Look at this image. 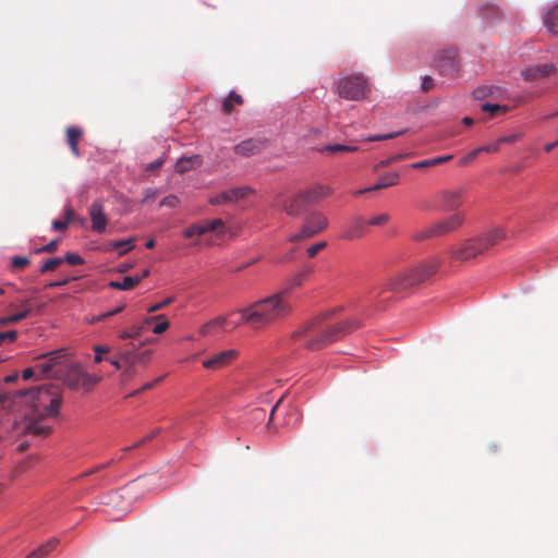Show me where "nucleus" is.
<instances>
[{"instance_id": "ddd939ff", "label": "nucleus", "mask_w": 558, "mask_h": 558, "mask_svg": "<svg viewBox=\"0 0 558 558\" xmlns=\"http://www.w3.org/2000/svg\"><path fill=\"white\" fill-rule=\"evenodd\" d=\"M239 353L234 349L225 350L213 354L211 356L203 360L202 364L205 368L210 371H218L230 365Z\"/></svg>"}, {"instance_id": "4be33fe9", "label": "nucleus", "mask_w": 558, "mask_h": 558, "mask_svg": "<svg viewBox=\"0 0 558 558\" xmlns=\"http://www.w3.org/2000/svg\"><path fill=\"white\" fill-rule=\"evenodd\" d=\"M398 183H399V174L397 172L387 173V174L383 175L376 184H374L373 186L367 187V189L359 190L354 193V195L357 196V195H362L367 192L378 191L381 189L397 185Z\"/></svg>"}, {"instance_id": "f257e3e1", "label": "nucleus", "mask_w": 558, "mask_h": 558, "mask_svg": "<svg viewBox=\"0 0 558 558\" xmlns=\"http://www.w3.org/2000/svg\"><path fill=\"white\" fill-rule=\"evenodd\" d=\"M330 313H325L305 322L293 332L295 341L311 351H317L342 339L361 327L356 319H348L338 323L329 320Z\"/></svg>"}, {"instance_id": "b1692460", "label": "nucleus", "mask_w": 558, "mask_h": 558, "mask_svg": "<svg viewBox=\"0 0 558 558\" xmlns=\"http://www.w3.org/2000/svg\"><path fill=\"white\" fill-rule=\"evenodd\" d=\"M305 204L311 205L330 194V189L326 185H317L301 193Z\"/></svg>"}, {"instance_id": "cd10ccee", "label": "nucleus", "mask_w": 558, "mask_h": 558, "mask_svg": "<svg viewBox=\"0 0 558 558\" xmlns=\"http://www.w3.org/2000/svg\"><path fill=\"white\" fill-rule=\"evenodd\" d=\"M202 165V158L198 155L182 157L175 163V171L179 173H185L194 170Z\"/></svg>"}, {"instance_id": "9b49d317", "label": "nucleus", "mask_w": 558, "mask_h": 558, "mask_svg": "<svg viewBox=\"0 0 558 558\" xmlns=\"http://www.w3.org/2000/svg\"><path fill=\"white\" fill-rule=\"evenodd\" d=\"M437 197L440 201V208L445 211H458L464 201V190H442L437 193Z\"/></svg>"}, {"instance_id": "09e8293b", "label": "nucleus", "mask_w": 558, "mask_h": 558, "mask_svg": "<svg viewBox=\"0 0 558 558\" xmlns=\"http://www.w3.org/2000/svg\"><path fill=\"white\" fill-rule=\"evenodd\" d=\"M17 338V332L15 330H8L0 332V345L4 341L14 342Z\"/></svg>"}, {"instance_id": "f704fd0d", "label": "nucleus", "mask_w": 558, "mask_h": 558, "mask_svg": "<svg viewBox=\"0 0 558 558\" xmlns=\"http://www.w3.org/2000/svg\"><path fill=\"white\" fill-rule=\"evenodd\" d=\"M359 150V146L355 144H330L326 145L322 151H326L329 154H338V153H355Z\"/></svg>"}, {"instance_id": "ea45409f", "label": "nucleus", "mask_w": 558, "mask_h": 558, "mask_svg": "<svg viewBox=\"0 0 558 558\" xmlns=\"http://www.w3.org/2000/svg\"><path fill=\"white\" fill-rule=\"evenodd\" d=\"M62 263H63V258H61V257L49 258L48 260H46V263L40 268V272L45 274L48 271H52L57 267H59Z\"/></svg>"}, {"instance_id": "bf43d9fd", "label": "nucleus", "mask_w": 558, "mask_h": 558, "mask_svg": "<svg viewBox=\"0 0 558 558\" xmlns=\"http://www.w3.org/2000/svg\"><path fill=\"white\" fill-rule=\"evenodd\" d=\"M123 308H124V305H121V306H119V307H117V308H114L112 311H109V312H106V313L99 315L95 320L99 322V320H102L105 318H108V317H111L113 315H117V314L121 313L123 311Z\"/></svg>"}, {"instance_id": "49530a36", "label": "nucleus", "mask_w": 558, "mask_h": 558, "mask_svg": "<svg viewBox=\"0 0 558 558\" xmlns=\"http://www.w3.org/2000/svg\"><path fill=\"white\" fill-rule=\"evenodd\" d=\"M482 109L484 111L489 112L493 117L496 116L499 112L505 113L507 111V109L505 107H501L499 105H492V104L483 105Z\"/></svg>"}, {"instance_id": "c9c22d12", "label": "nucleus", "mask_w": 558, "mask_h": 558, "mask_svg": "<svg viewBox=\"0 0 558 558\" xmlns=\"http://www.w3.org/2000/svg\"><path fill=\"white\" fill-rule=\"evenodd\" d=\"M31 307L25 303V307L22 312L0 318V326H8L23 320L31 314Z\"/></svg>"}, {"instance_id": "5701e85b", "label": "nucleus", "mask_w": 558, "mask_h": 558, "mask_svg": "<svg viewBox=\"0 0 558 558\" xmlns=\"http://www.w3.org/2000/svg\"><path fill=\"white\" fill-rule=\"evenodd\" d=\"M120 360L126 364L135 365L136 363L147 364L151 356V351L146 350L136 353L133 350H124L119 354Z\"/></svg>"}, {"instance_id": "a211bd4d", "label": "nucleus", "mask_w": 558, "mask_h": 558, "mask_svg": "<svg viewBox=\"0 0 558 558\" xmlns=\"http://www.w3.org/2000/svg\"><path fill=\"white\" fill-rule=\"evenodd\" d=\"M225 223L221 219H214L190 226L183 232L184 238L191 239L195 235H203L208 232H215L223 228Z\"/></svg>"}, {"instance_id": "6ab92c4d", "label": "nucleus", "mask_w": 558, "mask_h": 558, "mask_svg": "<svg viewBox=\"0 0 558 558\" xmlns=\"http://www.w3.org/2000/svg\"><path fill=\"white\" fill-rule=\"evenodd\" d=\"M554 72L555 65L553 63H544L525 68L524 70H522L521 75L525 81L532 82L546 77Z\"/></svg>"}, {"instance_id": "dca6fc26", "label": "nucleus", "mask_w": 558, "mask_h": 558, "mask_svg": "<svg viewBox=\"0 0 558 558\" xmlns=\"http://www.w3.org/2000/svg\"><path fill=\"white\" fill-rule=\"evenodd\" d=\"M251 192L252 189L250 186L233 187L228 191H223L215 196H211L208 202L210 205L214 206L233 203L241 198H244Z\"/></svg>"}, {"instance_id": "2eb2a0df", "label": "nucleus", "mask_w": 558, "mask_h": 558, "mask_svg": "<svg viewBox=\"0 0 558 558\" xmlns=\"http://www.w3.org/2000/svg\"><path fill=\"white\" fill-rule=\"evenodd\" d=\"M44 420L45 418L38 417L34 412H31L25 418L23 433L25 435H35L40 437L48 436L51 433L52 427L43 423Z\"/></svg>"}, {"instance_id": "e433bc0d", "label": "nucleus", "mask_w": 558, "mask_h": 558, "mask_svg": "<svg viewBox=\"0 0 558 558\" xmlns=\"http://www.w3.org/2000/svg\"><path fill=\"white\" fill-rule=\"evenodd\" d=\"M226 322H227L226 317L219 316V317L204 324L199 329L201 336L205 337V336L209 335L211 332V330H214L215 328L223 326L226 324Z\"/></svg>"}, {"instance_id": "4468645a", "label": "nucleus", "mask_w": 558, "mask_h": 558, "mask_svg": "<svg viewBox=\"0 0 558 558\" xmlns=\"http://www.w3.org/2000/svg\"><path fill=\"white\" fill-rule=\"evenodd\" d=\"M436 68L442 75H453L458 72L459 65L454 50H445L436 57Z\"/></svg>"}, {"instance_id": "0e129e2a", "label": "nucleus", "mask_w": 558, "mask_h": 558, "mask_svg": "<svg viewBox=\"0 0 558 558\" xmlns=\"http://www.w3.org/2000/svg\"><path fill=\"white\" fill-rule=\"evenodd\" d=\"M71 281L70 278H64L62 280H58V281H51L49 282L46 287L47 288H59V287H64L66 286L69 282Z\"/></svg>"}, {"instance_id": "a18cd8bd", "label": "nucleus", "mask_w": 558, "mask_h": 558, "mask_svg": "<svg viewBox=\"0 0 558 558\" xmlns=\"http://www.w3.org/2000/svg\"><path fill=\"white\" fill-rule=\"evenodd\" d=\"M31 260L27 257L24 256H13L11 259V266L12 268L20 269L24 268L27 265H29Z\"/></svg>"}, {"instance_id": "1a4fd4ad", "label": "nucleus", "mask_w": 558, "mask_h": 558, "mask_svg": "<svg viewBox=\"0 0 558 558\" xmlns=\"http://www.w3.org/2000/svg\"><path fill=\"white\" fill-rule=\"evenodd\" d=\"M327 217L320 211H313L306 216L304 225L300 232L289 238L290 242L310 239L323 232L328 227Z\"/></svg>"}, {"instance_id": "f03ea898", "label": "nucleus", "mask_w": 558, "mask_h": 558, "mask_svg": "<svg viewBox=\"0 0 558 558\" xmlns=\"http://www.w3.org/2000/svg\"><path fill=\"white\" fill-rule=\"evenodd\" d=\"M290 312L291 305L282 293L278 292L240 310L241 323L260 329L286 317Z\"/></svg>"}, {"instance_id": "412c9836", "label": "nucleus", "mask_w": 558, "mask_h": 558, "mask_svg": "<svg viewBox=\"0 0 558 558\" xmlns=\"http://www.w3.org/2000/svg\"><path fill=\"white\" fill-rule=\"evenodd\" d=\"M162 317H163V315H157L154 317L146 318L144 322H142L140 324H134L129 329L120 332L119 338L122 340L137 339L142 335V332L151 324L153 320H155L157 318H162Z\"/></svg>"}, {"instance_id": "774afa93", "label": "nucleus", "mask_w": 558, "mask_h": 558, "mask_svg": "<svg viewBox=\"0 0 558 558\" xmlns=\"http://www.w3.org/2000/svg\"><path fill=\"white\" fill-rule=\"evenodd\" d=\"M34 374H35L34 368H32V367L25 368V369L22 372V378H23L24 380H28V379H31V378L34 376Z\"/></svg>"}, {"instance_id": "c756f323", "label": "nucleus", "mask_w": 558, "mask_h": 558, "mask_svg": "<svg viewBox=\"0 0 558 558\" xmlns=\"http://www.w3.org/2000/svg\"><path fill=\"white\" fill-rule=\"evenodd\" d=\"M304 279V274H295L287 280L286 286L281 291H279V293H282V296L286 299L293 289L303 284Z\"/></svg>"}, {"instance_id": "393cba45", "label": "nucleus", "mask_w": 558, "mask_h": 558, "mask_svg": "<svg viewBox=\"0 0 558 558\" xmlns=\"http://www.w3.org/2000/svg\"><path fill=\"white\" fill-rule=\"evenodd\" d=\"M544 25L553 35H558V4L548 8L543 14Z\"/></svg>"}, {"instance_id": "2f4dec72", "label": "nucleus", "mask_w": 558, "mask_h": 558, "mask_svg": "<svg viewBox=\"0 0 558 558\" xmlns=\"http://www.w3.org/2000/svg\"><path fill=\"white\" fill-rule=\"evenodd\" d=\"M452 158H453L452 155L435 157V158H432V159H426V160H423V161H418V162L412 163L411 168H413V169H424V168H428V167H434V166H438L440 163L447 162V161L451 160Z\"/></svg>"}, {"instance_id": "603ef678", "label": "nucleus", "mask_w": 558, "mask_h": 558, "mask_svg": "<svg viewBox=\"0 0 558 558\" xmlns=\"http://www.w3.org/2000/svg\"><path fill=\"white\" fill-rule=\"evenodd\" d=\"M178 204H179V199L177 196L168 195L161 201L160 206L174 208Z\"/></svg>"}, {"instance_id": "864d4df0", "label": "nucleus", "mask_w": 558, "mask_h": 558, "mask_svg": "<svg viewBox=\"0 0 558 558\" xmlns=\"http://www.w3.org/2000/svg\"><path fill=\"white\" fill-rule=\"evenodd\" d=\"M404 157H405V155H396V156L389 157V158H387V159H385V160H381V161L376 166V168L378 169V168H380V167H388V166H390L391 163L397 162V161H399V160L403 159Z\"/></svg>"}, {"instance_id": "de8ad7c7", "label": "nucleus", "mask_w": 558, "mask_h": 558, "mask_svg": "<svg viewBox=\"0 0 558 558\" xmlns=\"http://www.w3.org/2000/svg\"><path fill=\"white\" fill-rule=\"evenodd\" d=\"M63 262H66L68 264L72 265V266H77V265H82L84 263V259L75 253H68L64 256Z\"/></svg>"}, {"instance_id": "f8f14e48", "label": "nucleus", "mask_w": 558, "mask_h": 558, "mask_svg": "<svg viewBox=\"0 0 558 558\" xmlns=\"http://www.w3.org/2000/svg\"><path fill=\"white\" fill-rule=\"evenodd\" d=\"M88 215L92 221V230L97 233H104L109 220L105 211L102 199H95L90 204Z\"/></svg>"}, {"instance_id": "69168bd1", "label": "nucleus", "mask_w": 558, "mask_h": 558, "mask_svg": "<svg viewBox=\"0 0 558 558\" xmlns=\"http://www.w3.org/2000/svg\"><path fill=\"white\" fill-rule=\"evenodd\" d=\"M162 379H163V376H160V377H158L157 379H155L154 381H150V383L145 384V385L140 389V391H145V390H148V389L154 388V387H155L157 384H159ZM137 392H138V390H137V391H135V392H134V395H136Z\"/></svg>"}, {"instance_id": "0eeeda50", "label": "nucleus", "mask_w": 558, "mask_h": 558, "mask_svg": "<svg viewBox=\"0 0 558 558\" xmlns=\"http://www.w3.org/2000/svg\"><path fill=\"white\" fill-rule=\"evenodd\" d=\"M337 94L348 100L363 99L367 92L368 85L363 75H348L336 82Z\"/></svg>"}, {"instance_id": "13d9d810", "label": "nucleus", "mask_w": 558, "mask_h": 558, "mask_svg": "<svg viewBox=\"0 0 558 558\" xmlns=\"http://www.w3.org/2000/svg\"><path fill=\"white\" fill-rule=\"evenodd\" d=\"M157 191L153 190V189H147L145 191V195H144V198L141 201L142 204H147L149 202H153L156 199L157 197Z\"/></svg>"}, {"instance_id": "aec40b11", "label": "nucleus", "mask_w": 558, "mask_h": 558, "mask_svg": "<svg viewBox=\"0 0 558 558\" xmlns=\"http://www.w3.org/2000/svg\"><path fill=\"white\" fill-rule=\"evenodd\" d=\"M366 232V222L361 217L351 219L347 228L343 230L341 238L344 240H355L362 238Z\"/></svg>"}, {"instance_id": "72a5a7b5", "label": "nucleus", "mask_w": 558, "mask_h": 558, "mask_svg": "<svg viewBox=\"0 0 558 558\" xmlns=\"http://www.w3.org/2000/svg\"><path fill=\"white\" fill-rule=\"evenodd\" d=\"M141 280H142L141 277L128 276V277H124L121 282H119V281H111L109 283V286L111 288L118 289V290H131L132 288L137 286L141 282Z\"/></svg>"}, {"instance_id": "c03bdc74", "label": "nucleus", "mask_w": 558, "mask_h": 558, "mask_svg": "<svg viewBox=\"0 0 558 558\" xmlns=\"http://www.w3.org/2000/svg\"><path fill=\"white\" fill-rule=\"evenodd\" d=\"M158 433H159V429H155L150 434H148L147 436H145L144 438H142L141 440L135 442L133 446L125 447L123 450L126 452V451H130V450H132L134 448H138L142 445H144L145 442L150 441L151 439H154L158 435Z\"/></svg>"}, {"instance_id": "58836bf2", "label": "nucleus", "mask_w": 558, "mask_h": 558, "mask_svg": "<svg viewBox=\"0 0 558 558\" xmlns=\"http://www.w3.org/2000/svg\"><path fill=\"white\" fill-rule=\"evenodd\" d=\"M480 12L484 19H494L499 16V9L494 4L482 5Z\"/></svg>"}, {"instance_id": "a19ab883", "label": "nucleus", "mask_w": 558, "mask_h": 558, "mask_svg": "<svg viewBox=\"0 0 558 558\" xmlns=\"http://www.w3.org/2000/svg\"><path fill=\"white\" fill-rule=\"evenodd\" d=\"M390 219V216L388 214H380L372 219H369L366 225L373 226V227H381L385 226Z\"/></svg>"}, {"instance_id": "4c0bfd02", "label": "nucleus", "mask_w": 558, "mask_h": 558, "mask_svg": "<svg viewBox=\"0 0 558 558\" xmlns=\"http://www.w3.org/2000/svg\"><path fill=\"white\" fill-rule=\"evenodd\" d=\"M58 544L59 541L57 538H51L36 550L39 551V556L41 558H45L58 546Z\"/></svg>"}, {"instance_id": "680f3d73", "label": "nucleus", "mask_w": 558, "mask_h": 558, "mask_svg": "<svg viewBox=\"0 0 558 558\" xmlns=\"http://www.w3.org/2000/svg\"><path fill=\"white\" fill-rule=\"evenodd\" d=\"M165 160L162 158L156 159L153 162L148 163L145 168L146 171L154 172L158 170L162 165Z\"/></svg>"}, {"instance_id": "f3484780", "label": "nucleus", "mask_w": 558, "mask_h": 558, "mask_svg": "<svg viewBox=\"0 0 558 558\" xmlns=\"http://www.w3.org/2000/svg\"><path fill=\"white\" fill-rule=\"evenodd\" d=\"M267 142L262 138H248L234 146V153L242 157H251L262 153Z\"/></svg>"}, {"instance_id": "39448f33", "label": "nucleus", "mask_w": 558, "mask_h": 558, "mask_svg": "<svg viewBox=\"0 0 558 558\" xmlns=\"http://www.w3.org/2000/svg\"><path fill=\"white\" fill-rule=\"evenodd\" d=\"M59 380H62L64 385L73 390H89L100 381V377L84 372L80 365L68 360Z\"/></svg>"}, {"instance_id": "4d7b16f0", "label": "nucleus", "mask_w": 558, "mask_h": 558, "mask_svg": "<svg viewBox=\"0 0 558 558\" xmlns=\"http://www.w3.org/2000/svg\"><path fill=\"white\" fill-rule=\"evenodd\" d=\"M433 87H434L433 77H430L429 75L424 76L422 80V86H421L422 90L426 93V92H429L430 89H433Z\"/></svg>"}, {"instance_id": "338daca9", "label": "nucleus", "mask_w": 558, "mask_h": 558, "mask_svg": "<svg viewBox=\"0 0 558 558\" xmlns=\"http://www.w3.org/2000/svg\"><path fill=\"white\" fill-rule=\"evenodd\" d=\"M64 217H65V220L64 221H68V225L75 218V211L73 208L71 207H68L64 211Z\"/></svg>"}, {"instance_id": "423d86ee", "label": "nucleus", "mask_w": 558, "mask_h": 558, "mask_svg": "<svg viewBox=\"0 0 558 558\" xmlns=\"http://www.w3.org/2000/svg\"><path fill=\"white\" fill-rule=\"evenodd\" d=\"M465 221V216L462 211H456L449 217L439 220L430 227L421 230L414 234V240L422 241L429 238L442 236L458 230Z\"/></svg>"}, {"instance_id": "e2e57ef3", "label": "nucleus", "mask_w": 558, "mask_h": 558, "mask_svg": "<svg viewBox=\"0 0 558 558\" xmlns=\"http://www.w3.org/2000/svg\"><path fill=\"white\" fill-rule=\"evenodd\" d=\"M68 221L56 219L52 221V229L54 231H64L68 228Z\"/></svg>"}, {"instance_id": "473e14b6", "label": "nucleus", "mask_w": 558, "mask_h": 558, "mask_svg": "<svg viewBox=\"0 0 558 558\" xmlns=\"http://www.w3.org/2000/svg\"><path fill=\"white\" fill-rule=\"evenodd\" d=\"M133 241L134 239L133 238H130V239H125V240H119V241H110L108 243V246H107V251H114V250H119V248H122L120 251V255H124L126 254L129 251H131L134 246H133Z\"/></svg>"}, {"instance_id": "a878e982", "label": "nucleus", "mask_w": 558, "mask_h": 558, "mask_svg": "<svg viewBox=\"0 0 558 558\" xmlns=\"http://www.w3.org/2000/svg\"><path fill=\"white\" fill-rule=\"evenodd\" d=\"M305 206H307V204H305V201L300 193L286 201L283 210L290 216H298L302 213Z\"/></svg>"}, {"instance_id": "37998d69", "label": "nucleus", "mask_w": 558, "mask_h": 558, "mask_svg": "<svg viewBox=\"0 0 558 558\" xmlns=\"http://www.w3.org/2000/svg\"><path fill=\"white\" fill-rule=\"evenodd\" d=\"M59 245V240H52L48 244L38 247L34 251L35 254H41V253H53L57 251Z\"/></svg>"}, {"instance_id": "79ce46f5", "label": "nucleus", "mask_w": 558, "mask_h": 558, "mask_svg": "<svg viewBox=\"0 0 558 558\" xmlns=\"http://www.w3.org/2000/svg\"><path fill=\"white\" fill-rule=\"evenodd\" d=\"M403 133H404V131H399V132H393V133H388V134L373 135V136L365 137L364 141L373 142V141L390 140V138L398 137V136L402 135Z\"/></svg>"}, {"instance_id": "052dcab7", "label": "nucleus", "mask_w": 558, "mask_h": 558, "mask_svg": "<svg viewBox=\"0 0 558 558\" xmlns=\"http://www.w3.org/2000/svg\"><path fill=\"white\" fill-rule=\"evenodd\" d=\"M172 302H173V298H168V299H166L165 301H162V302H160V303H157V304H155V305L150 306V307L148 308V312H149V313L157 312V311H159V310L163 308L165 306H167L168 304H170V303H172Z\"/></svg>"}, {"instance_id": "bb28decb", "label": "nucleus", "mask_w": 558, "mask_h": 558, "mask_svg": "<svg viewBox=\"0 0 558 558\" xmlns=\"http://www.w3.org/2000/svg\"><path fill=\"white\" fill-rule=\"evenodd\" d=\"M83 136V131L77 126H69L66 129V143L75 157L80 156L78 142Z\"/></svg>"}, {"instance_id": "c85d7f7f", "label": "nucleus", "mask_w": 558, "mask_h": 558, "mask_svg": "<svg viewBox=\"0 0 558 558\" xmlns=\"http://www.w3.org/2000/svg\"><path fill=\"white\" fill-rule=\"evenodd\" d=\"M482 238V241L486 244L485 248L488 250L489 247L496 245L501 240L506 238V232L502 228H495L487 232L484 235H480Z\"/></svg>"}, {"instance_id": "6e6552de", "label": "nucleus", "mask_w": 558, "mask_h": 558, "mask_svg": "<svg viewBox=\"0 0 558 558\" xmlns=\"http://www.w3.org/2000/svg\"><path fill=\"white\" fill-rule=\"evenodd\" d=\"M38 361L36 368L44 377L59 379L68 361L65 350H56L35 357Z\"/></svg>"}, {"instance_id": "20e7f679", "label": "nucleus", "mask_w": 558, "mask_h": 558, "mask_svg": "<svg viewBox=\"0 0 558 558\" xmlns=\"http://www.w3.org/2000/svg\"><path fill=\"white\" fill-rule=\"evenodd\" d=\"M16 395L24 397L32 412L40 418L57 417L59 415L62 398L57 389L50 385L20 390Z\"/></svg>"}, {"instance_id": "3c124183", "label": "nucleus", "mask_w": 558, "mask_h": 558, "mask_svg": "<svg viewBox=\"0 0 558 558\" xmlns=\"http://www.w3.org/2000/svg\"><path fill=\"white\" fill-rule=\"evenodd\" d=\"M500 145L501 144H500L499 140H497L496 142H494L492 144L481 146V149H482V153L494 154L500 149Z\"/></svg>"}, {"instance_id": "6e6d98bb", "label": "nucleus", "mask_w": 558, "mask_h": 558, "mask_svg": "<svg viewBox=\"0 0 558 558\" xmlns=\"http://www.w3.org/2000/svg\"><path fill=\"white\" fill-rule=\"evenodd\" d=\"M161 319L162 322L158 323L153 328V332L156 335H160L169 328V322L165 319V316Z\"/></svg>"}, {"instance_id": "8fccbe9b", "label": "nucleus", "mask_w": 558, "mask_h": 558, "mask_svg": "<svg viewBox=\"0 0 558 558\" xmlns=\"http://www.w3.org/2000/svg\"><path fill=\"white\" fill-rule=\"evenodd\" d=\"M94 351H95V359H94L95 363H100L104 360L102 355L105 353L109 352V348L104 347V345H96L94 348Z\"/></svg>"}, {"instance_id": "7ed1b4c3", "label": "nucleus", "mask_w": 558, "mask_h": 558, "mask_svg": "<svg viewBox=\"0 0 558 558\" xmlns=\"http://www.w3.org/2000/svg\"><path fill=\"white\" fill-rule=\"evenodd\" d=\"M438 268V259L429 258L414 267L396 272L381 286L374 287L369 293L373 298H379L385 291L393 293L405 292L429 279L437 272Z\"/></svg>"}, {"instance_id": "9d476101", "label": "nucleus", "mask_w": 558, "mask_h": 558, "mask_svg": "<svg viewBox=\"0 0 558 558\" xmlns=\"http://www.w3.org/2000/svg\"><path fill=\"white\" fill-rule=\"evenodd\" d=\"M481 236L466 240L459 248L451 252V257L457 260H469L486 251Z\"/></svg>"}, {"instance_id": "7c9ffc66", "label": "nucleus", "mask_w": 558, "mask_h": 558, "mask_svg": "<svg viewBox=\"0 0 558 558\" xmlns=\"http://www.w3.org/2000/svg\"><path fill=\"white\" fill-rule=\"evenodd\" d=\"M243 98L235 92H231L228 97L223 100L221 110L225 114H230L233 111L235 105H242Z\"/></svg>"}, {"instance_id": "5fc2aeb1", "label": "nucleus", "mask_w": 558, "mask_h": 558, "mask_svg": "<svg viewBox=\"0 0 558 558\" xmlns=\"http://www.w3.org/2000/svg\"><path fill=\"white\" fill-rule=\"evenodd\" d=\"M326 242H318L307 248L308 257H314L319 251L326 247Z\"/></svg>"}]
</instances>
